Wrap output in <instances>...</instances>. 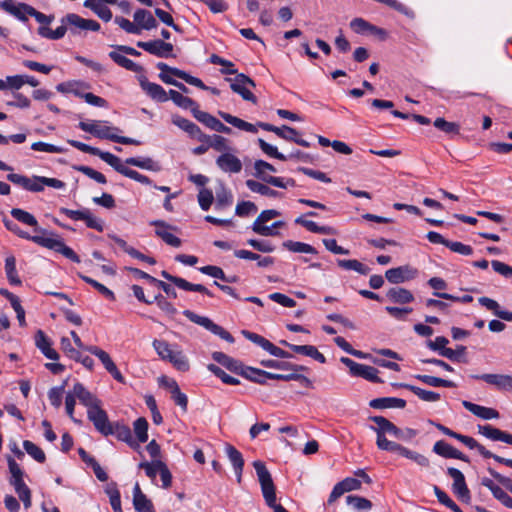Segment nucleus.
Here are the masks:
<instances>
[{"label":"nucleus","instance_id":"nucleus-1","mask_svg":"<svg viewBox=\"0 0 512 512\" xmlns=\"http://www.w3.org/2000/svg\"><path fill=\"white\" fill-rule=\"evenodd\" d=\"M6 178L13 184L34 193L42 192L45 186L55 189H62L65 187V183L61 180L44 176L33 175L32 177H27L17 173H9Z\"/></svg>","mask_w":512,"mask_h":512},{"label":"nucleus","instance_id":"nucleus-2","mask_svg":"<svg viewBox=\"0 0 512 512\" xmlns=\"http://www.w3.org/2000/svg\"><path fill=\"white\" fill-rule=\"evenodd\" d=\"M253 467L256 471L265 503L272 508L274 512H288L282 505L276 503V488L265 464L257 460L253 462Z\"/></svg>","mask_w":512,"mask_h":512},{"label":"nucleus","instance_id":"nucleus-3","mask_svg":"<svg viewBox=\"0 0 512 512\" xmlns=\"http://www.w3.org/2000/svg\"><path fill=\"white\" fill-rule=\"evenodd\" d=\"M78 127L87 133L92 134L93 136L100 138V139H108L110 141L125 144V145H140V141L125 137V136H119L113 131H118L119 129L116 127H109L103 124L102 121L93 120L90 122L81 121L78 124Z\"/></svg>","mask_w":512,"mask_h":512},{"label":"nucleus","instance_id":"nucleus-4","mask_svg":"<svg viewBox=\"0 0 512 512\" xmlns=\"http://www.w3.org/2000/svg\"><path fill=\"white\" fill-rule=\"evenodd\" d=\"M370 420L376 424V426H371L370 428L377 434V437H379V435L385 436V434H389L399 440L409 441L417 435L416 430L412 428L400 429L382 416H372Z\"/></svg>","mask_w":512,"mask_h":512},{"label":"nucleus","instance_id":"nucleus-5","mask_svg":"<svg viewBox=\"0 0 512 512\" xmlns=\"http://www.w3.org/2000/svg\"><path fill=\"white\" fill-rule=\"evenodd\" d=\"M255 176L264 183L270 184L278 188L294 187L295 181L292 178L284 179L269 175V172H276V169L270 163L264 160H257L254 163Z\"/></svg>","mask_w":512,"mask_h":512},{"label":"nucleus","instance_id":"nucleus-6","mask_svg":"<svg viewBox=\"0 0 512 512\" xmlns=\"http://www.w3.org/2000/svg\"><path fill=\"white\" fill-rule=\"evenodd\" d=\"M157 68L161 71L159 74V78L166 84L173 85L176 83L177 80L172 78L168 73L172 74L173 76H176L185 82H187L190 85L196 86L198 88H206V85L203 83V81L197 77L191 76L188 73H186L183 70H180L178 68L170 67L166 63L159 62L157 64Z\"/></svg>","mask_w":512,"mask_h":512},{"label":"nucleus","instance_id":"nucleus-7","mask_svg":"<svg viewBox=\"0 0 512 512\" xmlns=\"http://www.w3.org/2000/svg\"><path fill=\"white\" fill-rule=\"evenodd\" d=\"M31 241L45 248L61 253L63 256L75 263L80 262L79 256L70 247L66 246L60 238L35 235L31 238Z\"/></svg>","mask_w":512,"mask_h":512},{"label":"nucleus","instance_id":"nucleus-8","mask_svg":"<svg viewBox=\"0 0 512 512\" xmlns=\"http://www.w3.org/2000/svg\"><path fill=\"white\" fill-rule=\"evenodd\" d=\"M183 315L189 319L191 322L198 324L211 333L219 336L221 339L229 342L234 343V337L226 331L223 327L215 324L210 318L205 316L197 315L196 313L190 311V310H184Z\"/></svg>","mask_w":512,"mask_h":512},{"label":"nucleus","instance_id":"nucleus-9","mask_svg":"<svg viewBox=\"0 0 512 512\" xmlns=\"http://www.w3.org/2000/svg\"><path fill=\"white\" fill-rule=\"evenodd\" d=\"M226 80L230 82L232 91L239 94L244 100L254 104L257 102V98L249 90V87H255V82L250 77L243 73H236L234 78H227Z\"/></svg>","mask_w":512,"mask_h":512},{"label":"nucleus","instance_id":"nucleus-10","mask_svg":"<svg viewBox=\"0 0 512 512\" xmlns=\"http://www.w3.org/2000/svg\"><path fill=\"white\" fill-rule=\"evenodd\" d=\"M340 361L349 368L353 376L362 377L374 383L383 382V380L378 377V370L375 367L357 363L348 357H342Z\"/></svg>","mask_w":512,"mask_h":512},{"label":"nucleus","instance_id":"nucleus-11","mask_svg":"<svg viewBox=\"0 0 512 512\" xmlns=\"http://www.w3.org/2000/svg\"><path fill=\"white\" fill-rule=\"evenodd\" d=\"M280 215V212L274 209L263 210L252 224V230L261 236H277L279 232L273 230V227L265 225L268 221L276 218Z\"/></svg>","mask_w":512,"mask_h":512},{"label":"nucleus","instance_id":"nucleus-12","mask_svg":"<svg viewBox=\"0 0 512 512\" xmlns=\"http://www.w3.org/2000/svg\"><path fill=\"white\" fill-rule=\"evenodd\" d=\"M448 475L453 479L452 490L453 493L462 502L468 503L471 499L470 491L467 487L464 474L456 468H448Z\"/></svg>","mask_w":512,"mask_h":512},{"label":"nucleus","instance_id":"nucleus-13","mask_svg":"<svg viewBox=\"0 0 512 512\" xmlns=\"http://www.w3.org/2000/svg\"><path fill=\"white\" fill-rule=\"evenodd\" d=\"M87 351L98 357V359L101 361L105 369L112 375V377L116 381L120 383L125 382L123 375L118 370L116 364L114 363V361L111 359L110 355L107 352H105L104 350L100 349L97 346H90L87 348Z\"/></svg>","mask_w":512,"mask_h":512},{"label":"nucleus","instance_id":"nucleus-14","mask_svg":"<svg viewBox=\"0 0 512 512\" xmlns=\"http://www.w3.org/2000/svg\"><path fill=\"white\" fill-rule=\"evenodd\" d=\"M137 47L143 49L144 51L155 55L157 57L167 58L171 55L173 51V45L168 42H164L163 40L157 39L153 41H138Z\"/></svg>","mask_w":512,"mask_h":512},{"label":"nucleus","instance_id":"nucleus-15","mask_svg":"<svg viewBox=\"0 0 512 512\" xmlns=\"http://www.w3.org/2000/svg\"><path fill=\"white\" fill-rule=\"evenodd\" d=\"M418 274L417 269L409 266H399L396 268L388 269L385 272L386 279L393 284H400L414 279Z\"/></svg>","mask_w":512,"mask_h":512},{"label":"nucleus","instance_id":"nucleus-16","mask_svg":"<svg viewBox=\"0 0 512 512\" xmlns=\"http://www.w3.org/2000/svg\"><path fill=\"white\" fill-rule=\"evenodd\" d=\"M88 419L93 423L94 427L102 435L106 436L107 431L112 426V422L109 421L107 413L102 409L101 405L93 407L91 410H87Z\"/></svg>","mask_w":512,"mask_h":512},{"label":"nucleus","instance_id":"nucleus-17","mask_svg":"<svg viewBox=\"0 0 512 512\" xmlns=\"http://www.w3.org/2000/svg\"><path fill=\"white\" fill-rule=\"evenodd\" d=\"M150 225L156 227L155 234L161 238L167 245L172 247H180L182 241L177 236L173 235L170 230H176L175 227L167 224L162 220H154L150 222Z\"/></svg>","mask_w":512,"mask_h":512},{"label":"nucleus","instance_id":"nucleus-18","mask_svg":"<svg viewBox=\"0 0 512 512\" xmlns=\"http://www.w3.org/2000/svg\"><path fill=\"white\" fill-rule=\"evenodd\" d=\"M216 165L221 171L231 174L241 172L243 167L241 160L230 152L219 155L216 159Z\"/></svg>","mask_w":512,"mask_h":512},{"label":"nucleus","instance_id":"nucleus-19","mask_svg":"<svg viewBox=\"0 0 512 512\" xmlns=\"http://www.w3.org/2000/svg\"><path fill=\"white\" fill-rule=\"evenodd\" d=\"M161 276L163 278H165L166 280L172 282L173 284H175L178 288L180 289H183L185 291H194V292H199V293H203V294H206L210 297L213 296V294L202 284H193V283H190L188 282L187 280L181 278V277H177V276H173L171 275L170 273H168L167 271L163 270L161 272Z\"/></svg>","mask_w":512,"mask_h":512},{"label":"nucleus","instance_id":"nucleus-20","mask_svg":"<svg viewBox=\"0 0 512 512\" xmlns=\"http://www.w3.org/2000/svg\"><path fill=\"white\" fill-rule=\"evenodd\" d=\"M114 435L118 440L126 442L131 448L139 449V443L132 437L131 429L124 424L114 422L110 429L107 431L106 436Z\"/></svg>","mask_w":512,"mask_h":512},{"label":"nucleus","instance_id":"nucleus-21","mask_svg":"<svg viewBox=\"0 0 512 512\" xmlns=\"http://www.w3.org/2000/svg\"><path fill=\"white\" fill-rule=\"evenodd\" d=\"M61 23L68 24L75 29L98 31L100 24L92 19H84L75 13H69L61 19Z\"/></svg>","mask_w":512,"mask_h":512},{"label":"nucleus","instance_id":"nucleus-22","mask_svg":"<svg viewBox=\"0 0 512 512\" xmlns=\"http://www.w3.org/2000/svg\"><path fill=\"white\" fill-rule=\"evenodd\" d=\"M72 392L80 403L87 407V410H91L93 407L101 405V400L88 391L82 383L77 382L74 384Z\"/></svg>","mask_w":512,"mask_h":512},{"label":"nucleus","instance_id":"nucleus-23","mask_svg":"<svg viewBox=\"0 0 512 512\" xmlns=\"http://www.w3.org/2000/svg\"><path fill=\"white\" fill-rule=\"evenodd\" d=\"M458 441L462 442L470 449H476L484 458H493L495 461L501 464H504V460H508V458L501 457L487 450L483 445L478 443L474 438L470 436L460 434Z\"/></svg>","mask_w":512,"mask_h":512},{"label":"nucleus","instance_id":"nucleus-24","mask_svg":"<svg viewBox=\"0 0 512 512\" xmlns=\"http://www.w3.org/2000/svg\"><path fill=\"white\" fill-rule=\"evenodd\" d=\"M472 378L483 380L487 384L493 385L498 389H512V376L503 374H481L473 375Z\"/></svg>","mask_w":512,"mask_h":512},{"label":"nucleus","instance_id":"nucleus-25","mask_svg":"<svg viewBox=\"0 0 512 512\" xmlns=\"http://www.w3.org/2000/svg\"><path fill=\"white\" fill-rule=\"evenodd\" d=\"M478 432L492 441H501L512 445V434L502 431L492 425H478Z\"/></svg>","mask_w":512,"mask_h":512},{"label":"nucleus","instance_id":"nucleus-26","mask_svg":"<svg viewBox=\"0 0 512 512\" xmlns=\"http://www.w3.org/2000/svg\"><path fill=\"white\" fill-rule=\"evenodd\" d=\"M433 452L444 458L459 459L465 462L469 461L468 457L465 456L461 451L457 450L452 445L443 440H439L434 444Z\"/></svg>","mask_w":512,"mask_h":512},{"label":"nucleus","instance_id":"nucleus-27","mask_svg":"<svg viewBox=\"0 0 512 512\" xmlns=\"http://www.w3.org/2000/svg\"><path fill=\"white\" fill-rule=\"evenodd\" d=\"M141 88L149 95L153 100L158 102H166L168 100V93L162 86L156 83L149 82L146 77L139 79Z\"/></svg>","mask_w":512,"mask_h":512},{"label":"nucleus","instance_id":"nucleus-28","mask_svg":"<svg viewBox=\"0 0 512 512\" xmlns=\"http://www.w3.org/2000/svg\"><path fill=\"white\" fill-rule=\"evenodd\" d=\"M225 452L234 468L237 482L241 483L244 468V459L242 454L234 446L230 444H226Z\"/></svg>","mask_w":512,"mask_h":512},{"label":"nucleus","instance_id":"nucleus-29","mask_svg":"<svg viewBox=\"0 0 512 512\" xmlns=\"http://www.w3.org/2000/svg\"><path fill=\"white\" fill-rule=\"evenodd\" d=\"M133 506L137 512H155L151 500L142 492L139 483L133 488Z\"/></svg>","mask_w":512,"mask_h":512},{"label":"nucleus","instance_id":"nucleus-30","mask_svg":"<svg viewBox=\"0 0 512 512\" xmlns=\"http://www.w3.org/2000/svg\"><path fill=\"white\" fill-rule=\"evenodd\" d=\"M462 405L475 416L484 419H497L499 418V412L493 408L484 407L478 404H474L470 401L464 400L462 401Z\"/></svg>","mask_w":512,"mask_h":512},{"label":"nucleus","instance_id":"nucleus-31","mask_svg":"<svg viewBox=\"0 0 512 512\" xmlns=\"http://www.w3.org/2000/svg\"><path fill=\"white\" fill-rule=\"evenodd\" d=\"M280 343L282 345H285V346L289 347L295 353L311 357V358H313L314 360H316V361H318L320 363H325L326 362L325 356L322 353H320L315 346H312V345H294V344L288 343L285 340H282Z\"/></svg>","mask_w":512,"mask_h":512},{"label":"nucleus","instance_id":"nucleus-32","mask_svg":"<svg viewBox=\"0 0 512 512\" xmlns=\"http://www.w3.org/2000/svg\"><path fill=\"white\" fill-rule=\"evenodd\" d=\"M35 345L48 359H59V354L51 347L50 339L42 330H38L35 334Z\"/></svg>","mask_w":512,"mask_h":512},{"label":"nucleus","instance_id":"nucleus-33","mask_svg":"<svg viewBox=\"0 0 512 512\" xmlns=\"http://www.w3.org/2000/svg\"><path fill=\"white\" fill-rule=\"evenodd\" d=\"M134 22L136 26H139V33L142 29L151 30L157 27V21L151 12L145 9H138L134 13Z\"/></svg>","mask_w":512,"mask_h":512},{"label":"nucleus","instance_id":"nucleus-34","mask_svg":"<svg viewBox=\"0 0 512 512\" xmlns=\"http://www.w3.org/2000/svg\"><path fill=\"white\" fill-rule=\"evenodd\" d=\"M392 385L394 387L408 389L411 392H413L415 395H417L421 400L426 401V402H436L441 397L439 393H436V392H433V391L424 390V389H422L420 387H417V386H414V385H410V384H406V383H394Z\"/></svg>","mask_w":512,"mask_h":512},{"label":"nucleus","instance_id":"nucleus-35","mask_svg":"<svg viewBox=\"0 0 512 512\" xmlns=\"http://www.w3.org/2000/svg\"><path fill=\"white\" fill-rule=\"evenodd\" d=\"M478 302L486 309L492 311L493 314L498 318L509 322L512 321V312L501 310L497 301L488 297H480Z\"/></svg>","mask_w":512,"mask_h":512},{"label":"nucleus","instance_id":"nucleus-36","mask_svg":"<svg viewBox=\"0 0 512 512\" xmlns=\"http://www.w3.org/2000/svg\"><path fill=\"white\" fill-rule=\"evenodd\" d=\"M369 405L374 409L404 408L406 406V401L401 398L383 397L371 400Z\"/></svg>","mask_w":512,"mask_h":512},{"label":"nucleus","instance_id":"nucleus-37","mask_svg":"<svg viewBox=\"0 0 512 512\" xmlns=\"http://www.w3.org/2000/svg\"><path fill=\"white\" fill-rule=\"evenodd\" d=\"M218 114L225 122L231 124L232 126L240 130L250 133H257V127L249 122H246L226 112L219 111Z\"/></svg>","mask_w":512,"mask_h":512},{"label":"nucleus","instance_id":"nucleus-38","mask_svg":"<svg viewBox=\"0 0 512 512\" xmlns=\"http://www.w3.org/2000/svg\"><path fill=\"white\" fill-rule=\"evenodd\" d=\"M387 297L390 301L399 304H407L414 300L413 294L401 287H393L387 291Z\"/></svg>","mask_w":512,"mask_h":512},{"label":"nucleus","instance_id":"nucleus-39","mask_svg":"<svg viewBox=\"0 0 512 512\" xmlns=\"http://www.w3.org/2000/svg\"><path fill=\"white\" fill-rule=\"evenodd\" d=\"M295 223L305 227L312 233L324 234V235H335L336 230L330 226H319L314 221L306 220L303 216L295 219Z\"/></svg>","mask_w":512,"mask_h":512},{"label":"nucleus","instance_id":"nucleus-40","mask_svg":"<svg viewBox=\"0 0 512 512\" xmlns=\"http://www.w3.org/2000/svg\"><path fill=\"white\" fill-rule=\"evenodd\" d=\"M84 7L91 9L100 19L108 22L112 19L111 10L99 0H85Z\"/></svg>","mask_w":512,"mask_h":512},{"label":"nucleus","instance_id":"nucleus-41","mask_svg":"<svg viewBox=\"0 0 512 512\" xmlns=\"http://www.w3.org/2000/svg\"><path fill=\"white\" fill-rule=\"evenodd\" d=\"M109 57L119 66L133 72H139L142 70V67L127 58L124 53L118 51L116 48L115 50L111 51L109 53Z\"/></svg>","mask_w":512,"mask_h":512},{"label":"nucleus","instance_id":"nucleus-42","mask_svg":"<svg viewBox=\"0 0 512 512\" xmlns=\"http://www.w3.org/2000/svg\"><path fill=\"white\" fill-rule=\"evenodd\" d=\"M212 358L217 363L221 364L222 366L226 367L227 369H229L232 372H236V373L240 374L241 370L243 369V367L239 361L231 358L230 356L226 355L223 352H214L212 354Z\"/></svg>","mask_w":512,"mask_h":512},{"label":"nucleus","instance_id":"nucleus-43","mask_svg":"<svg viewBox=\"0 0 512 512\" xmlns=\"http://www.w3.org/2000/svg\"><path fill=\"white\" fill-rule=\"evenodd\" d=\"M280 131L281 132L278 133V137L287 141L294 142L303 147L310 146L309 142L299 137V132L296 129L287 125H282L280 127Z\"/></svg>","mask_w":512,"mask_h":512},{"label":"nucleus","instance_id":"nucleus-44","mask_svg":"<svg viewBox=\"0 0 512 512\" xmlns=\"http://www.w3.org/2000/svg\"><path fill=\"white\" fill-rule=\"evenodd\" d=\"M103 161H105L108 165L113 167L118 173L128 176L131 169L127 168L121 161V159L110 152H103L99 156Z\"/></svg>","mask_w":512,"mask_h":512},{"label":"nucleus","instance_id":"nucleus-45","mask_svg":"<svg viewBox=\"0 0 512 512\" xmlns=\"http://www.w3.org/2000/svg\"><path fill=\"white\" fill-rule=\"evenodd\" d=\"M171 99L177 106L184 108V109H191L193 112V109H198L197 103L189 98L184 96L182 93L176 91V90H170L168 92V99Z\"/></svg>","mask_w":512,"mask_h":512},{"label":"nucleus","instance_id":"nucleus-46","mask_svg":"<svg viewBox=\"0 0 512 512\" xmlns=\"http://www.w3.org/2000/svg\"><path fill=\"white\" fill-rule=\"evenodd\" d=\"M240 374L258 384H266V380L269 379V372L253 367L243 368Z\"/></svg>","mask_w":512,"mask_h":512},{"label":"nucleus","instance_id":"nucleus-47","mask_svg":"<svg viewBox=\"0 0 512 512\" xmlns=\"http://www.w3.org/2000/svg\"><path fill=\"white\" fill-rule=\"evenodd\" d=\"M193 115L199 122L216 132L221 128L220 126L222 122L207 112L199 109H193Z\"/></svg>","mask_w":512,"mask_h":512},{"label":"nucleus","instance_id":"nucleus-48","mask_svg":"<svg viewBox=\"0 0 512 512\" xmlns=\"http://www.w3.org/2000/svg\"><path fill=\"white\" fill-rule=\"evenodd\" d=\"M246 186L252 192L261 194L263 196H268V197L276 198V197H279L281 195L278 191L271 189L266 184L258 182V181H255V180H252V179H249V180L246 181Z\"/></svg>","mask_w":512,"mask_h":512},{"label":"nucleus","instance_id":"nucleus-49","mask_svg":"<svg viewBox=\"0 0 512 512\" xmlns=\"http://www.w3.org/2000/svg\"><path fill=\"white\" fill-rule=\"evenodd\" d=\"M127 165L135 166L141 169H146L150 171H159L160 166L154 160L149 157L139 158V157H130L125 160Z\"/></svg>","mask_w":512,"mask_h":512},{"label":"nucleus","instance_id":"nucleus-50","mask_svg":"<svg viewBox=\"0 0 512 512\" xmlns=\"http://www.w3.org/2000/svg\"><path fill=\"white\" fill-rule=\"evenodd\" d=\"M419 381L423 382L424 384H427L432 387H447V388H454L456 387V384L451 380H445L442 378H438L435 376L430 375H422L418 374L414 376Z\"/></svg>","mask_w":512,"mask_h":512},{"label":"nucleus","instance_id":"nucleus-51","mask_svg":"<svg viewBox=\"0 0 512 512\" xmlns=\"http://www.w3.org/2000/svg\"><path fill=\"white\" fill-rule=\"evenodd\" d=\"M339 267L345 270H353L361 275H367L370 272V268L356 259H340L337 261Z\"/></svg>","mask_w":512,"mask_h":512},{"label":"nucleus","instance_id":"nucleus-52","mask_svg":"<svg viewBox=\"0 0 512 512\" xmlns=\"http://www.w3.org/2000/svg\"><path fill=\"white\" fill-rule=\"evenodd\" d=\"M5 272L11 285H21V280L16 270V259L14 256H8L5 260Z\"/></svg>","mask_w":512,"mask_h":512},{"label":"nucleus","instance_id":"nucleus-53","mask_svg":"<svg viewBox=\"0 0 512 512\" xmlns=\"http://www.w3.org/2000/svg\"><path fill=\"white\" fill-rule=\"evenodd\" d=\"M34 7L26 4V3H13L11 8L7 13L11 14L18 20L22 22L28 21V16H30V9H33Z\"/></svg>","mask_w":512,"mask_h":512},{"label":"nucleus","instance_id":"nucleus-54","mask_svg":"<svg viewBox=\"0 0 512 512\" xmlns=\"http://www.w3.org/2000/svg\"><path fill=\"white\" fill-rule=\"evenodd\" d=\"M11 216L14 219L18 220L19 222H22L23 224H26L28 226L35 227V228H37V226H38V221L34 217V215H32L31 213H29L23 209L13 208L11 210ZM35 230L37 231V229H35Z\"/></svg>","mask_w":512,"mask_h":512},{"label":"nucleus","instance_id":"nucleus-55","mask_svg":"<svg viewBox=\"0 0 512 512\" xmlns=\"http://www.w3.org/2000/svg\"><path fill=\"white\" fill-rule=\"evenodd\" d=\"M283 246L294 253L317 254L313 246L303 242L288 240L283 243Z\"/></svg>","mask_w":512,"mask_h":512},{"label":"nucleus","instance_id":"nucleus-56","mask_svg":"<svg viewBox=\"0 0 512 512\" xmlns=\"http://www.w3.org/2000/svg\"><path fill=\"white\" fill-rule=\"evenodd\" d=\"M346 503L357 511H366L372 508V502L364 497L348 495Z\"/></svg>","mask_w":512,"mask_h":512},{"label":"nucleus","instance_id":"nucleus-57","mask_svg":"<svg viewBox=\"0 0 512 512\" xmlns=\"http://www.w3.org/2000/svg\"><path fill=\"white\" fill-rule=\"evenodd\" d=\"M23 447L25 451L37 462L44 463L46 460V456L44 451L38 447L36 444L29 440H25L23 442Z\"/></svg>","mask_w":512,"mask_h":512},{"label":"nucleus","instance_id":"nucleus-58","mask_svg":"<svg viewBox=\"0 0 512 512\" xmlns=\"http://www.w3.org/2000/svg\"><path fill=\"white\" fill-rule=\"evenodd\" d=\"M134 432L137 436L138 443H144L148 440V422L145 418H138L134 424Z\"/></svg>","mask_w":512,"mask_h":512},{"label":"nucleus","instance_id":"nucleus-59","mask_svg":"<svg viewBox=\"0 0 512 512\" xmlns=\"http://www.w3.org/2000/svg\"><path fill=\"white\" fill-rule=\"evenodd\" d=\"M172 123L188 133L190 136H192L193 133L198 132V126L184 117L175 115L172 117Z\"/></svg>","mask_w":512,"mask_h":512},{"label":"nucleus","instance_id":"nucleus-60","mask_svg":"<svg viewBox=\"0 0 512 512\" xmlns=\"http://www.w3.org/2000/svg\"><path fill=\"white\" fill-rule=\"evenodd\" d=\"M376 444H377L378 448L381 449V450L397 452L400 455H401V453L403 452V450L405 448L404 446H402V445H400V444H398L396 442L388 440L383 435H379V437H377Z\"/></svg>","mask_w":512,"mask_h":512},{"label":"nucleus","instance_id":"nucleus-61","mask_svg":"<svg viewBox=\"0 0 512 512\" xmlns=\"http://www.w3.org/2000/svg\"><path fill=\"white\" fill-rule=\"evenodd\" d=\"M79 276L83 281H85L86 283H88L92 287H94L104 297H106L109 300H115V295H114L113 291H111L109 288H107L103 284L99 283L98 281H96L88 276H85V275H79Z\"/></svg>","mask_w":512,"mask_h":512},{"label":"nucleus","instance_id":"nucleus-62","mask_svg":"<svg viewBox=\"0 0 512 512\" xmlns=\"http://www.w3.org/2000/svg\"><path fill=\"white\" fill-rule=\"evenodd\" d=\"M232 203V194L223 186L220 185L216 191V208L222 209Z\"/></svg>","mask_w":512,"mask_h":512},{"label":"nucleus","instance_id":"nucleus-63","mask_svg":"<svg viewBox=\"0 0 512 512\" xmlns=\"http://www.w3.org/2000/svg\"><path fill=\"white\" fill-rule=\"evenodd\" d=\"M434 126L447 134H459L460 131V126L457 123L448 122L441 117L435 119Z\"/></svg>","mask_w":512,"mask_h":512},{"label":"nucleus","instance_id":"nucleus-64","mask_svg":"<svg viewBox=\"0 0 512 512\" xmlns=\"http://www.w3.org/2000/svg\"><path fill=\"white\" fill-rule=\"evenodd\" d=\"M167 360L179 371H187L189 369L188 360L181 351H174Z\"/></svg>","mask_w":512,"mask_h":512}]
</instances>
